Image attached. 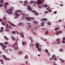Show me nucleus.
<instances>
[{"label": "nucleus", "mask_w": 65, "mask_h": 65, "mask_svg": "<svg viewBox=\"0 0 65 65\" xmlns=\"http://www.w3.org/2000/svg\"><path fill=\"white\" fill-rule=\"evenodd\" d=\"M0 45L1 46H3V48H2L3 50L4 51H5V47H7V46L6 45H4V44L2 43H0Z\"/></svg>", "instance_id": "f257e3e1"}, {"label": "nucleus", "mask_w": 65, "mask_h": 65, "mask_svg": "<svg viewBox=\"0 0 65 65\" xmlns=\"http://www.w3.org/2000/svg\"><path fill=\"white\" fill-rule=\"evenodd\" d=\"M43 1H44L43 0H42V1H38L37 2H34V4H36V3H40V4H42V3L43 2Z\"/></svg>", "instance_id": "f03ea898"}, {"label": "nucleus", "mask_w": 65, "mask_h": 65, "mask_svg": "<svg viewBox=\"0 0 65 65\" xmlns=\"http://www.w3.org/2000/svg\"><path fill=\"white\" fill-rule=\"evenodd\" d=\"M28 7L27 10H29V11H32V9L31 8V6L30 5H28L27 6Z\"/></svg>", "instance_id": "7ed1b4c3"}, {"label": "nucleus", "mask_w": 65, "mask_h": 65, "mask_svg": "<svg viewBox=\"0 0 65 65\" xmlns=\"http://www.w3.org/2000/svg\"><path fill=\"white\" fill-rule=\"evenodd\" d=\"M17 32H18V31H13L12 32L11 34L13 35V34H17Z\"/></svg>", "instance_id": "20e7f679"}, {"label": "nucleus", "mask_w": 65, "mask_h": 65, "mask_svg": "<svg viewBox=\"0 0 65 65\" xmlns=\"http://www.w3.org/2000/svg\"><path fill=\"white\" fill-rule=\"evenodd\" d=\"M31 17H26V20H27V21H30L31 20Z\"/></svg>", "instance_id": "39448f33"}, {"label": "nucleus", "mask_w": 65, "mask_h": 65, "mask_svg": "<svg viewBox=\"0 0 65 65\" xmlns=\"http://www.w3.org/2000/svg\"><path fill=\"white\" fill-rule=\"evenodd\" d=\"M4 30V27H2L1 28V30H0V33H2Z\"/></svg>", "instance_id": "423d86ee"}, {"label": "nucleus", "mask_w": 65, "mask_h": 65, "mask_svg": "<svg viewBox=\"0 0 65 65\" xmlns=\"http://www.w3.org/2000/svg\"><path fill=\"white\" fill-rule=\"evenodd\" d=\"M6 27H7V28H10V29H12V28L11 27V26H9L8 25H6Z\"/></svg>", "instance_id": "0eeeda50"}, {"label": "nucleus", "mask_w": 65, "mask_h": 65, "mask_svg": "<svg viewBox=\"0 0 65 65\" xmlns=\"http://www.w3.org/2000/svg\"><path fill=\"white\" fill-rule=\"evenodd\" d=\"M11 38L12 39V40H13V41H15V40H16L15 38V37H14L13 36H12L11 37Z\"/></svg>", "instance_id": "6e6552de"}, {"label": "nucleus", "mask_w": 65, "mask_h": 65, "mask_svg": "<svg viewBox=\"0 0 65 65\" xmlns=\"http://www.w3.org/2000/svg\"><path fill=\"white\" fill-rule=\"evenodd\" d=\"M15 12H21V13L22 12V11L21 10H17V11H15Z\"/></svg>", "instance_id": "1a4fd4ad"}, {"label": "nucleus", "mask_w": 65, "mask_h": 65, "mask_svg": "<svg viewBox=\"0 0 65 65\" xmlns=\"http://www.w3.org/2000/svg\"><path fill=\"white\" fill-rule=\"evenodd\" d=\"M35 44L36 45V48H38L39 47V45H38L36 43Z\"/></svg>", "instance_id": "9d476101"}, {"label": "nucleus", "mask_w": 65, "mask_h": 65, "mask_svg": "<svg viewBox=\"0 0 65 65\" xmlns=\"http://www.w3.org/2000/svg\"><path fill=\"white\" fill-rule=\"evenodd\" d=\"M15 14L16 16L17 17H20V14L18 13H15Z\"/></svg>", "instance_id": "9b49d317"}, {"label": "nucleus", "mask_w": 65, "mask_h": 65, "mask_svg": "<svg viewBox=\"0 0 65 65\" xmlns=\"http://www.w3.org/2000/svg\"><path fill=\"white\" fill-rule=\"evenodd\" d=\"M48 33V31H46L45 33H44V35H47Z\"/></svg>", "instance_id": "f8f14e48"}, {"label": "nucleus", "mask_w": 65, "mask_h": 65, "mask_svg": "<svg viewBox=\"0 0 65 65\" xmlns=\"http://www.w3.org/2000/svg\"><path fill=\"white\" fill-rule=\"evenodd\" d=\"M4 7H5V9H7V5H6L5 4H4Z\"/></svg>", "instance_id": "ddd939ff"}, {"label": "nucleus", "mask_w": 65, "mask_h": 65, "mask_svg": "<svg viewBox=\"0 0 65 65\" xmlns=\"http://www.w3.org/2000/svg\"><path fill=\"white\" fill-rule=\"evenodd\" d=\"M38 14H39V13H34V15H36V16H37Z\"/></svg>", "instance_id": "4468645a"}, {"label": "nucleus", "mask_w": 65, "mask_h": 65, "mask_svg": "<svg viewBox=\"0 0 65 65\" xmlns=\"http://www.w3.org/2000/svg\"><path fill=\"white\" fill-rule=\"evenodd\" d=\"M4 38L6 40H8L9 39H8V38H7L6 37V36H4Z\"/></svg>", "instance_id": "2eb2a0df"}, {"label": "nucleus", "mask_w": 65, "mask_h": 65, "mask_svg": "<svg viewBox=\"0 0 65 65\" xmlns=\"http://www.w3.org/2000/svg\"><path fill=\"white\" fill-rule=\"evenodd\" d=\"M8 13L9 14H13V12H8Z\"/></svg>", "instance_id": "dca6fc26"}, {"label": "nucleus", "mask_w": 65, "mask_h": 65, "mask_svg": "<svg viewBox=\"0 0 65 65\" xmlns=\"http://www.w3.org/2000/svg\"><path fill=\"white\" fill-rule=\"evenodd\" d=\"M24 58L25 59H28V55H26L24 57Z\"/></svg>", "instance_id": "f3484780"}, {"label": "nucleus", "mask_w": 65, "mask_h": 65, "mask_svg": "<svg viewBox=\"0 0 65 65\" xmlns=\"http://www.w3.org/2000/svg\"><path fill=\"white\" fill-rule=\"evenodd\" d=\"M56 35H58L59 34V32L58 31H57L55 33Z\"/></svg>", "instance_id": "a211bd4d"}, {"label": "nucleus", "mask_w": 65, "mask_h": 65, "mask_svg": "<svg viewBox=\"0 0 65 65\" xmlns=\"http://www.w3.org/2000/svg\"><path fill=\"white\" fill-rule=\"evenodd\" d=\"M60 39H57L56 40V41H57V42H58L59 41H60Z\"/></svg>", "instance_id": "6ab92c4d"}, {"label": "nucleus", "mask_w": 65, "mask_h": 65, "mask_svg": "<svg viewBox=\"0 0 65 65\" xmlns=\"http://www.w3.org/2000/svg\"><path fill=\"white\" fill-rule=\"evenodd\" d=\"M8 11H13V10L11 9H8Z\"/></svg>", "instance_id": "aec40b11"}, {"label": "nucleus", "mask_w": 65, "mask_h": 65, "mask_svg": "<svg viewBox=\"0 0 65 65\" xmlns=\"http://www.w3.org/2000/svg\"><path fill=\"white\" fill-rule=\"evenodd\" d=\"M34 22L35 24H38V22H36V21H34Z\"/></svg>", "instance_id": "412c9836"}, {"label": "nucleus", "mask_w": 65, "mask_h": 65, "mask_svg": "<svg viewBox=\"0 0 65 65\" xmlns=\"http://www.w3.org/2000/svg\"><path fill=\"white\" fill-rule=\"evenodd\" d=\"M4 58L5 59V60H6V57L4 55H3Z\"/></svg>", "instance_id": "4be33fe9"}, {"label": "nucleus", "mask_w": 65, "mask_h": 65, "mask_svg": "<svg viewBox=\"0 0 65 65\" xmlns=\"http://www.w3.org/2000/svg\"><path fill=\"white\" fill-rule=\"evenodd\" d=\"M25 43H26V42H22V45L23 46L25 45Z\"/></svg>", "instance_id": "5701e85b"}, {"label": "nucleus", "mask_w": 65, "mask_h": 65, "mask_svg": "<svg viewBox=\"0 0 65 65\" xmlns=\"http://www.w3.org/2000/svg\"><path fill=\"white\" fill-rule=\"evenodd\" d=\"M0 3H4V1L3 0H1L0 1Z\"/></svg>", "instance_id": "b1692460"}, {"label": "nucleus", "mask_w": 65, "mask_h": 65, "mask_svg": "<svg viewBox=\"0 0 65 65\" xmlns=\"http://www.w3.org/2000/svg\"><path fill=\"white\" fill-rule=\"evenodd\" d=\"M59 51L61 52H63V49L62 48L60 49Z\"/></svg>", "instance_id": "393cba45"}, {"label": "nucleus", "mask_w": 65, "mask_h": 65, "mask_svg": "<svg viewBox=\"0 0 65 65\" xmlns=\"http://www.w3.org/2000/svg\"><path fill=\"white\" fill-rule=\"evenodd\" d=\"M8 42H5L4 43V44L5 45H6L7 44H8Z\"/></svg>", "instance_id": "a878e982"}, {"label": "nucleus", "mask_w": 65, "mask_h": 65, "mask_svg": "<svg viewBox=\"0 0 65 65\" xmlns=\"http://www.w3.org/2000/svg\"><path fill=\"white\" fill-rule=\"evenodd\" d=\"M33 2H34V1H30V3H30V4H32V3H33Z\"/></svg>", "instance_id": "bb28decb"}, {"label": "nucleus", "mask_w": 65, "mask_h": 65, "mask_svg": "<svg viewBox=\"0 0 65 65\" xmlns=\"http://www.w3.org/2000/svg\"><path fill=\"white\" fill-rule=\"evenodd\" d=\"M32 12H34V13H36V12H37V11H35L34 10H33L32 11Z\"/></svg>", "instance_id": "cd10ccee"}, {"label": "nucleus", "mask_w": 65, "mask_h": 65, "mask_svg": "<svg viewBox=\"0 0 65 65\" xmlns=\"http://www.w3.org/2000/svg\"><path fill=\"white\" fill-rule=\"evenodd\" d=\"M8 23L10 25H14L13 24H12L10 21H8Z\"/></svg>", "instance_id": "c85d7f7f"}, {"label": "nucleus", "mask_w": 65, "mask_h": 65, "mask_svg": "<svg viewBox=\"0 0 65 65\" xmlns=\"http://www.w3.org/2000/svg\"><path fill=\"white\" fill-rule=\"evenodd\" d=\"M24 3H28V1H24Z\"/></svg>", "instance_id": "c756f323"}, {"label": "nucleus", "mask_w": 65, "mask_h": 65, "mask_svg": "<svg viewBox=\"0 0 65 65\" xmlns=\"http://www.w3.org/2000/svg\"><path fill=\"white\" fill-rule=\"evenodd\" d=\"M58 32L59 33V34H61L62 33V31H58Z\"/></svg>", "instance_id": "7c9ffc66"}, {"label": "nucleus", "mask_w": 65, "mask_h": 65, "mask_svg": "<svg viewBox=\"0 0 65 65\" xmlns=\"http://www.w3.org/2000/svg\"><path fill=\"white\" fill-rule=\"evenodd\" d=\"M62 44H64L65 43V41L64 40H62Z\"/></svg>", "instance_id": "2f4dec72"}, {"label": "nucleus", "mask_w": 65, "mask_h": 65, "mask_svg": "<svg viewBox=\"0 0 65 65\" xmlns=\"http://www.w3.org/2000/svg\"><path fill=\"white\" fill-rule=\"evenodd\" d=\"M6 17H4L3 18V20H4V21H5V20H6Z\"/></svg>", "instance_id": "473e14b6"}, {"label": "nucleus", "mask_w": 65, "mask_h": 65, "mask_svg": "<svg viewBox=\"0 0 65 65\" xmlns=\"http://www.w3.org/2000/svg\"><path fill=\"white\" fill-rule=\"evenodd\" d=\"M23 5L25 6H27V4L26 3H24L23 4Z\"/></svg>", "instance_id": "72a5a7b5"}, {"label": "nucleus", "mask_w": 65, "mask_h": 65, "mask_svg": "<svg viewBox=\"0 0 65 65\" xmlns=\"http://www.w3.org/2000/svg\"><path fill=\"white\" fill-rule=\"evenodd\" d=\"M45 14H47L48 13V11H47L44 12Z\"/></svg>", "instance_id": "f704fd0d"}, {"label": "nucleus", "mask_w": 65, "mask_h": 65, "mask_svg": "<svg viewBox=\"0 0 65 65\" xmlns=\"http://www.w3.org/2000/svg\"><path fill=\"white\" fill-rule=\"evenodd\" d=\"M38 50V51H40L41 50V48H38L37 49Z\"/></svg>", "instance_id": "c9c22d12"}, {"label": "nucleus", "mask_w": 65, "mask_h": 65, "mask_svg": "<svg viewBox=\"0 0 65 65\" xmlns=\"http://www.w3.org/2000/svg\"><path fill=\"white\" fill-rule=\"evenodd\" d=\"M23 24H24L22 22H21L20 23H19V24H18V25H23Z\"/></svg>", "instance_id": "e433bc0d"}, {"label": "nucleus", "mask_w": 65, "mask_h": 65, "mask_svg": "<svg viewBox=\"0 0 65 65\" xmlns=\"http://www.w3.org/2000/svg\"><path fill=\"white\" fill-rule=\"evenodd\" d=\"M10 60V59L9 58H7L6 57V59H5L6 60Z\"/></svg>", "instance_id": "4c0bfd02"}, {"label": "nucleus", "mask_w": 65, "mask_h": 65, "mask_svg": "<svg viewBox=\"0 0 65 65\" xmlns=\"http://www.w3.org/2000/svg\"><path fill=\"white\" fill-rule=\"evenodd\" d=\"M18 49H19V47H18L15 48V50H18Z\"/></svg>", "instance_id": "58836bf2"}, {"label": "nucleus", "mask_w": 65, "mask_h": 65, "mask_svg": "<svg viewBox=\"0 0 65 65\" xmlns=\"http://www.w3.org/2000/svg\"><path fill=\"white\" fill-rule=\"evenodd\" d=\"M43 19L44 21H46V20H47V19H46V18H44Z\"/></svg>", "instance_id": "ea45409f"}, {"label": "nucleus", "mask_w": 65, "mask_h": 65, "mask_svg": "<svg viewBox=\"0 0 65 65\" xmlns=\"http://www.w3.org/2000/svg\"><path fill=\"white\" fill-rule=\"evenodd\" d=\"M44 7H48V6H47V5H45Z\"/></svg>", "instance_id": "a19ab883"}, {"label": "nucleus", "mask_w": 65, "mask_h": 65, "mask_svg": "<svg viewBox=\"0 0 65 65\" xmlns=\"http://www.w3.org/2000/svg\"><path fill=\"white\" fill-rule=\"evenodd\" d=\"M45 51L46 53H47V52H48V50H47L46 49L45 50Z\"/></svg>", "instance_id": "79ce46f5"}, {"label": "nucleus", "mask_w": 65, "mask_h": 65, "mask_svg": "<svg viewBox=\"0 0 65 65\" xmlns=\"http://www.w3.org/2000/svg\"><path fill=\"white\" fill-rule=\"evenodd\" d=\"M58 28H56L54 29V30L55 31H57L58 30Z\"/></svg>", "instance_id": "37998d69"}, {"label": "nucleus", "mask_w": 65, "mask_h": 65, "mask_svg": "<svg viewBox=\"0 0 65 65\" xmlns=\"http://www.w3.org/2000/svg\"><path fill=\"white\" fill-rule=\"evenodd\" d=\"M45 23V22H43L41 23V24H42V25H43V24H44V23Z\"/></svg>", "instance_id": "c03bdc74"}, {"label": "nucleus", "mask_w": 65, "mask_h": 65, "mask_svg": "<svg viewBox=\"0 0 65 65\" xmlns=\"http://www.w3.org/2000/svg\"><path fill=\"white\" fill-rule=\"evenodd\" d=\"M19 54H20V55H21V54H23L22 52H19Z\"/></svg>", "instance_id": "a18cd8bd"}, {"label": "nucleus", "mask_w": 65, "mask_h": 65, "mask_svg": "<svg viewBox=\"0 0 65 65\" xmlns=\"http://www.w3.org/2000/svg\"><path fill=\"white\" fill-rule=\"evenodd\" d=\"M0 22H3V20L2 19H0Z\"/></svg>", "instance_id": "49530a36"}, {"label": "nucleus", "mask_w": 65, "mask_h": 65, "mask_svg": "<svg viewBox=\"0 0 65 65\" xmlns=\"http://www.w3.org/2000/svg\"><path fill=\"white\" fill-rule=\"evenodd\" d=\"M2 6H3V4H1V5H0V7H2Z\"/></svg>", "instance_id": "de8ad7c7"}, {"label": "nucleus", "mask_w": 65, "mask_h": 65, "mask_svg": "<svg viewBox=\"0 0 65 65\" xmlns=\"http://www.w3.org/2000/svg\"><path fill=\"white\" fill-rule=\"evenodd\" d=\"M39 26H37V27H36L35 28V30H36V29H37V28H38Z\"/></svg>", "instance_id": "09e8293b"}, {"label": "nucleus", "mask_w": 65, "mask_h": 65, "mask_svg": "<svg viewBox=\"0 0 65 65\" xmlns=\"http://www.w3.org/2000/svg\"><path fill=\"white\" fill-rule=\"evenodd\" d=\"M43 40L45 41H47V40H46L45 39H43Z\"/></svg>", "instance_id": "8fccbe9b"}, {"label": "nucleus", "mask_w": 65, "mask_h": 65, "mask_svg": "<svg viewBox=\"0 0 65 65\" xmlns=\"http://www.w3.org/2000/svg\"><path fill=\"white\" fill-rule=\"evenodd\" d=\"M31 27H32V26H31V25H29L28 26V29H29V28H31Z\"/></svg>", "instance_id": "3c124183"}, {"label": "nucleus", "mask_w": 65, "mask_h": 65, "mask_svg": "<svg viewBox=\"0 0 65 65\" xmlns=\"http://www.w3.org/2000/svg\"><path fill=\"white\" fill-rule=\"evenodd\" d=\"M6 5H9V3H6Z\"/></svg>", "instance_id": "603ef678"}, {"label": "nucleus", "mask_w": 65, "mask_h": 65, "mask_svg": "<svg viewBox=\"0 0 65 65\" xmlns=\"http://www.w3.org/2000/svg\"><path fill=\"white\" fill-rule=\"evenodd\" d=\"M58 22H62V20H59L58 21Z\"/></svg>", "instance_id": "864d4df0"}, {"label": "nucleus", "mask_w": 65, "mask_h": 65, "mask_svg": "<svg viewBox=\"0 0 65 65\" xmlns=\"http://www.w3.org/2000/svg\"><path fill=\"white\" fill-rule=\"evenodd\" d=\"M22 34H23V33H20V36H21V35H22Z\"/></svg>", "instance_id": "5fc2aeb1"}, {"label": "nucleus", "mask_w": 65, "mask_h": 65, "mask_svg": "<svg viewBox=\"0 0 65 65\" xmlns=\"http://www.w3.org/2000/svg\"><path fill=\"white\" fill-rule=\"evenodd\" d=\"M9 31V29H7L6 30H5V31Z\"/></svg>", "instance_id": "6e6d98bb"}, {"label": "nucleus", "mask_w": 65, "mask_h": 65, "mask_svg": "<svg viewBox=\"0 0 65 65\" xmlns=\"http://www.w3.org/2000/svg\"><path fill=\"white\" fill-rule=\"evenodd\" d=\"M14 18L15 19H16V18L17 19H18V17H14Z\"/></svg>", "instance_id": "4d7b16f0"}, {"label": "nucleus", "mask_w": 65, "mask_h": 65, "mask_svg": "<svg viewBox=\"0 0 65 65\" xmlns=\"http://www.w3.org/2000/svg\"><path fill=\"white\" fill-rule=\"evenodd\" d=\"M57 13V11H55L54 12V14H56V13Z\"/></svg>", "instance_id": "13d9d810"}, {"label": "nucleus", "mask_w": 65, "mask_h": 65, "mask_svg": "<svg viewBox=\"0 0 65 65\" xmlns=\"http://www.w3.org/2000/svg\"><path fill=\"white\" fill-rule=\"evenodd\" d=\"M12 25V26H13V27H15L16 26L15 25Z\"/></svg>", "instance_id": "bf43d9fd"}, {"label": "nucleus", "mask_w": 65, "mask_h": 65, "mask_svg": "<svg viewBox=\"0 0 65 65\" xmlns=\"http://www.w3.org/2000/svg\"><path fill=\"white\" fill-rule=\"evenodd\" d=\"M23 15H24V16H26V14H25V13H23L22 14Z\"/></svg>", "instance_id": "052dcab7"}, {"label": "nucleus", "mask_w": 65, "mask_h": 65, "mask_svg": "<svg viewBox=\"0 0 65 65\" xmlns=\"http://www.w3.org/2000/svg\"><path fill=\"white\" fill-rule=\"evenodd\" d=\"M52 11V10L49 9V10H48V11L49 12H51V11Z\"/></svg>", "instance_id": "680f3d73"}, {"label": "nucleus", "mask_w": 65, "mask_h": 65, "mask_svg": "<svg viewBox=\"0 0 65 65\" xmlns=\"http://www.w3.org/2000/svg\"><path fill=\"white\" fill-rule=\"evenodd\" d=\"M13 47H14V48H15V45H14V44H13Z\"/></svg>", "instance_id": "e2e57ef3"}, {"label": "nucleus", "mask_w": 65, "mask_h": 65, "mask_svg": "<svg viewBox=\"0 0 65 65\" xmlns=\"http://www.w3.org/2000/svg\"><path fill=\"white\" fill-rule=\"evenodd\" d=\"M38 7L39 8H41V6H38Z\"/></svg>", "instance_id": "0e129e2a"}, {"label": "nucleus", "mask_w": 65, "mask_h": 65, "mask_svg": "<svg viewBox=\"0 0 65 65\" xmlns=\"http://www.w3.org/2000/svg\"><path fill=\"white\" fill-rule=\"evenodd\" d=\"M55 57V55H54L52 56V57Z\"/></svg>", "instance_id": "69168bd1"}, {"label": "nucleus", "mask_w": 65, "mask_h": 65, "mask_svg": "<svg viewBox=\"0 0 65 65\" xmlns=\"http://www.w3.org/2000/svg\"><path fill=\"white\" fill-rule=\"evenodd\" d=\"M63 40H65V37H64L62 39Z\"/></svg>", "instance_id": "338daca9"}, {"label": "nucleus", "mask_w": 65, "mask_h": 65, "mask_svg": "<svg viewBox=\"0 0 65 65\" xmlns=\"http://www.w3.org/2000/svg\"><path fill=\"white\" fill-rule=\"evenodd\" d=\"M60 6H63V4H60Z\"/></svg>", "instance_id": "774afa93"}]
</instances>
